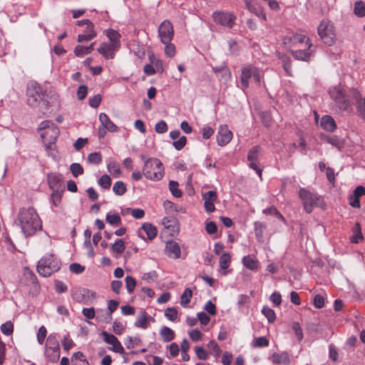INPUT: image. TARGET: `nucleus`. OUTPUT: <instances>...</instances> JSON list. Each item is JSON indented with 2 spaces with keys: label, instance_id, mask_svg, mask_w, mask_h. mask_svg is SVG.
Listing matches in <instances>:
<instances>
[{
  "label": "nucleus",
  "instance_id": "1",
  "mask_svg": "<svg viewBox=\"0 0 365 365\" xmlns=\"http://www.w3.org/2000/svg\"><path fill=\"white\" fill-rule=\"evenodd\" d=\"M18 222L26 236H31L42 227L41 220L34 207H23L18 214Z\"/></svg>",
  "mask_w": 365,
  "mask_h": 365
},
{
  "label": "nucleus",
  "instance_id": "2",
  "mask_svg": "<svg viewBox=\"0 0 365 365\" xmlns=\"http://www.w3.org/2000/svg\"><path fill=\"white\" fill-rule=\"evenodd\" d=\"M61 267V262L53 255L49 254L42 257L38 262L37 272L44 277L51 276Z\"/></svg>",
  "mask_w": 365,
  "mask_h": 365
},
{
  "label": "nucleus",
  "instance_id": "3",
  "mask_svg": "<svg viewBox=\"0 0 365 365\" xmlns=\"http://www.w3.org/2000/svg\"><path fill=\"white\" fill-rule=\"evenodd\" d=\"M144 176L150 180H159L164 175L163 163L157 158H148L145 160L143 169Z\"/></svg>",
  "mask_w": 365,
  "mask_h": 365
},
{
  "label": "nucleus",
  "instance_id": "4",
  "mask_svg": "<svg viewBox=\"0 0 365 365\" xmlns=\"http://www.w3.org/2000/svg\"><path fill=\"white\" fill-rule=\"evenodd\" d=\"M60 347L58 340L55 334H50L45 346V355L51 362H57L60 357Z\"/></svg>",
  "mask_w": 365,
  "mask_h": 365
},
{
  "label": "nucleus",
  "instance_id": "5",
  "mask_svg": "<svg viewBox=\"0 0 365 365\" xmlns=\"http://www.w3.org/2000/svg\"><path fill=\"white\" fill-rule=\"evenodd\" d=\"M318 34L326 45L330 46L334 44L336 34L334 25L330 21H322L318 26Z\"/></svg>",
  "mask_w": 365,
  "mask_h": 365
},
{
  "label": "nucleus",
  "instance_id": "6",
  "mask_svg": "<svg viewBox=\"0 0 365 365\" xmlns=\"http://www.w3.org/2000/svg\"><path fill=\"white\" fill-rule=\"evenodd\" d=\"M331 98L339 104V108L347 110L350 107L349 101L346 98L344 91L340 86H334L329 91Z\"/></svg>",
  "mask_w": 365,
  "mask_h": 365
},
{
  "label": "nucleus",
  "instance_id": "7",
  "mask_svg": "<svg viewBox=\"0 0 365 365\" xmlns=\"http://www.w3.org/2000/svg\"><path fill=\"white\" fill-rule=\"evenodd\" d=\"M212 17L215 23L229 29L234 27L237 19L234 14L224 11H215Z\"/></svg>",
  "mask_w": 365,
  "mask_h": 365
},
{
  "label": "nucleus",
  "instance_id": "8",
  "mask_svg": "<svg viewBox=\"0 0 365 365\" xmlns=\"http://www.w3.org/2000/svg\"><path fill=\"white\" fill-rule=\"evenodd\" d=\"M27 94V102L30 106L36 107L43 101V91L39 85H34L29 88Z\"/></svg>",
  "mask_w": 365,
  "mask_h": 365
},
{
  "label": "nucleus",
  "instance_id": "9",
  "mask_svg": "<svg viewBox=\"0 0 365 365\" xmlns=\"http://www.w3.org/2000/svg\"><path fill=\"white\" fill-rule=\"evenodd\" d=\"M158 36L163 43H170L174 36V29L168 20L163 21L158 27Z\"/></svg>",
  "mask_w": 365,
  "mask_h": 365
},
{
  "label": "nucleus",
  "instance_id": "10",
  "mask_svg": "<svg viewBox=\"0 0 365 365\" xmlns=\"http://www.w3.org/2000/svg\"><path fill=\"white\" fill-rule=\"evenodd\" d=\"M299 197L303 202L306 212L310 213L312 210L313 206L317 204L318 197L304 188H301L299 190Z\"/></svg>",
  "mask_w": 365,
  "mask_h": 365
},
{
  "label": "nucleus",
  "instance_id": "11",
  "mask_svg": "<svg viewBox=\"0 0 365 365\" xmlns=\"http://www.w3.org/2000/svg\"><path fill=\"white\" fill-rule=\"evenodd\" d=\"M101 335L102 336L105 342L113 346L111 348H110V350L119 354L124 353V348L116 336H115L113 334L108 333L106 331H103Z\"/></svg>",
  "mask_w": 365,
  "mask_h": 365
},
{
  "label": "nucleus",
  "instance_id": "12",
  "mask_svg": "<svg viewBox=\"0 0 365 365\" xmlns=\"http://www.w3.org/2000/svg\"><path fill=\"white\" fill-rule=\"evenodd\" d=\"M204 200V207L207 212H212L215 210V202L217 200V194L216 191L210 190L202 194Z\"/></svg>",
  "mask_w": 365,
  "mask_h": 365
},
{
  "label": "nucleus",
  "instance_id": "13",
  "mask_svg": "<svg viewBox=\"0 0 365 365\" xmlns=\"http://www.w3.org/2000/svg\"><path fill=\"white\" fill-rule=\"evenodd\" d=\"M232 138V132L227 125H220L217 135V144L224 146L229 143Z\"/></svg>",
  "mask_w": 365,
  "mask_h": 365
},
{
  "label": "nucleus",
  "instance_id": "14",
  "mask_svg": "<svg viewBox=\"0 0 365 365\" xmlns=\"http://www.w3.org/2000/svg\"><path fill=\"white\" fill-rule=\"evenodd\" d=\"M289 42L292 46H300L304 43V47L307 48V50H310L312 46L309 38L303 34H295L292 35L289 38Z\"/></svg>",
  "mask_w": 365,
  "mask_h": 365
},
{
  "label": "nucleus",
  "instance_id": "15",
  "mask_svg": "<svg viewBox=\"0 0 365 365\" xmlns=\"http://www.w3.org/2000/svg\"><path fill=\"white\" fill-rule=\"evenodd\" d=\"M157 228L150 223H143L141 227L138 231V235L145 240L143 233H145L147 238L150 240L154 239L157 235Z\"/></svg>",
  "mask_w": 365,
  "mask_h": 365
},
{
  "label": "nucleus",
  "instance_id": "16",
  "mask_svg": "<svg viewBox=\"0 0 365 365\" xmlns=\"http://www.w3.org/2000/svg\"><path fill=\"white\" fill-rule=\"evenodd\" d=\"M40 135L43 142L48 141V144H52L59 135V129L55 124L46 131L41 132Z\"/></svg>",
  "mask_w": 365,
  "mask_h": 365
},
{
  "label": "nucleus",
  "instance_id": "17",
  "mask_svg": "<svg viewBox=\"0 0 365 365\" xmlns=\"http://www.w3.org/2000/svg\"><path fill=\"white\" fill-rule=\"evenodd\" d=\"M212 69L215 74L217 77L220 78L222 81H224L225 82L230 81L232 77L231 71L225 63L220 66H214Z\"/></svg>",
  "mask_w": 365,
  "mask_h": 365
},
{
  "label": "nucleus",
  "instance_id": "18",
  "mask_svg": "<svg viewBox=\"0 0 365 365\" xmlns=\"http://www.w3.org/2000/svg\"><path fill=\"white\" fill-rule=\"evenodd\" d=\"M49 187L52 190H60L63 189L62 177L58 173H49L47 176Z\"/></svg>",
  "mask_w": 365,
  "mask_h": 365
},
{
  "label": "nucleus",
  "instance_id": "19",
  "mask_svg": "<svg viewBox=\"0 0 365 365\" xmlns=\"http://www.w3.org/2000/svg\"><path fill=\"white\" fill-rule=\"evenodd\" d=\"M166 255L173 259H178L180 257V247L178 242L170 240L166 243Z\"/></svg>",
  "mask_w": 365,
  "mask_h": 365
},
{
  "label": "nucleus",
  "instance_id": "20",
  "mask_svg": "<svg viewBox=\"0 0 365 365\" xmlns=\"http://www.w3.org/2000/svg\"><path fill=\"white\" fill-rule=\"evenodd\" d=\"M96 292L88 289H82L79 290V294H74L73 298L79 302L87 304L90 299H95Z\"/></svg>",
  "mask_w": 365,
  "mask_h": 365
},
{
  "label": "nucleus",
  "instance_id": "21",
  "mask_svg": "<svg viewBox=\"0 0 365 365\" xmlns=\"http://www.w3.org/2000/svg\"><path fill=\"white\" fill-rule=\"evenodd\" d=\"M256 67L253 66H247L242 68L240 81L244 88L249 86V81L252 78Z\"/></svg>",
  "mask_w": 365,
  "mask_h": 365
},
{
  "label": "nucleus",
  "instance_id": "22",
  "mask_svg": "<svg viewBox=\"0 0 365 365\" xmlns=\"http://www.w3.org/2000/svg\"><path fill=\"white\" fill-rule=\"evenodd\" d=\"M118 50L117 48H113L110 43H103L97 48L98 52L106 59H113L115 53Z\"/></svg>",
  "mask_w": 365,
  "mask_h": 365
},
{
  "label": "nucleus",
  "instance_id": "23",
  "mask_svg": "<svg viewBox=\"0 0 365 365\" xmlns=\"http://www.w3.org/2000/svg\"><path fill=\"white\" fill-rule=\"evenodd\" d=\"M321 127L327 132H334L337 126L334 119L328 115L322 117L320 120Z\"/></svg>",
  "mask_w": 365,
  "mask_h": 365
},
{
  "label": "nucleus",
  "instance_id": "24",
  "mask_svg": "<svg viewBox=\"0 0 365 365\" xmlns=\"http://www.w3.org/2000/svg\"><path fill=\"white\" fill-rule=\"evenodd\" d=\"M106 34L110 41L109 43L112 45L113 48L119 49L120 47V38L121 36L118 31L110 29L106 31Z\"/></svg>",
  "mask_w": 365,
  "mask_h": 365
},
{
  "label": "nucleus",
  "instance_id": "25",
  "mask_svg": "<svg viewBox=\"0 0 365 365\" xmlns=\"http://www.w3.org/2000/svg\"><path fill=\"white\" fill-rule=\"evenodd\" d=\"M101 125L107 128L109 132H115L118 130L117 126L110 120L107 114L101 113L99 115Z\"/></svg>",
  "mask_w": 365,
  "mask_h": 365
},
{
  "label": "nucleus",
  "instance_id": "26",
  "mask_svg": "<svg viewBox=\"0 0 365 365\" xmlns=\"http://www.w3.org/2000/svg\"><path fill=\"white\" fill-rule=\"evenodd\" d=\"M271 359L274 364L289 365L290 364L289 355L285 351L281 354L274 353Z\"/></svg>",
  "mask_w": 365,
  "mask_h": 365
},
{
  "label": "nucleus",
  "instance_id": "27",
  "mask_svg": "<svg viewBox=\"0 0 365 365\" xmlns=\"http://www.w3.org/2000/svg\"><path fill=\"white\" fill-rule=\"evenodd\" d=\"M291 53L297 60L304 61H308L312 56V52L306 47L303 49L292 50Z\"/></svg>",
  "mask_w": 365,
  "mask_h": 365
},
{
  "label": "nucleus",
  "instance_id": "28",
  "mask_svg": "<svg viewBox=\"0 0 365 365\" xmlns=\"http://www.w3.org/2000/svg\"><path fill=\"white\" fill-rule=\"evenodd\" d=\"M148 317L147 313L145 311L141 310L140 312L139 313V315H138L135 322V326L136 327H139V328H142V329H147L148 327Z\"/></svg>",
  "mask_w": 365,
  "mask_h": 365
},
{
  "label": "nucleus",
  "instance_id": "29",
  "mask_svg": "<svg viewBox=\"0 0 365 365\" xmlns=\"http://www.w3.org/2000/svg\"><path fill=\"white\" fill-rule=\"evenodd\" d=\"M231 262V256L229 253H223L220 257L219 264L221 269H222L223 274H227L226 269L229 267Z\"/></svg>",
  "mask_w": 365,
  "mask_h": 365
},
{
  "label": "nucleus",
  "instance_id": "30",
  "mask_svg": "<svg viewBox=\"0 0 365 365\" xmlns=\"http://www.w3.org/2000/svg\"><path fill=\"white\" fill-rule=\"evenodd\" d=\"M95 43H91L89 46H83L78 45L74 48V53L76 56L81 57L85 54L91 53L93 51V46Z\"/></svg>",
  "mask_w": 365,
  "mask_h": 365
},
{
  "label": "nucleus",
  "instance_id": "31",
  "mask_svg": "<svg viewBox=\"0 0 365 365\" xmlns=\"http://www.w3.org/2000/svg\"><path fill=\"white\" fill-rule=\"evenodd\" d=\"M242 263L245 267L251 270H255L258 267V261L250 255L245 256L242 258Z\"/></svg>",
  "mask_w": 365,
  "mask_h": 365
},
{
  "label": "nucleus",
  "instance_id": "32",
  "mask_svg": "<svg viewBox=\"0 0 365 365\" xmlns=\"http://www.w3.org/2000/svg\"><path fill=\"white\" fill-rule=\"evenodd\" d=\"M245 3L249 11L255 15L262 14V8L255 0H245Z\"/></svg>",
  "mask_w": 365,
  "mask_h": 365
},
{
  "label": "nucleus",
  "instance_id": "33",
  "mask_svg": "<svg viewBox=\"0 0 365 365\" xmlns=\"http://www.w3.org/2000/svg\"><path fill=\"white\" fill-rule=\"evenodd\" d=\"M160 334L165 342L171 341L175 337L174 331L168 327H163L160 329Z\"/></svg>",
  "mask_w": 365,
  "mask_h": 365
},
{
  "label": "nucleus",
  "instance_id": "34",
  "mask_svg": "<svg viewBox=\"0 0 365 365\" xmlns=\"http://www.w3.org/2000/svg\"><path fill=\"white\" fill-rule=\"evenodd\" d=\"M279 58L282 61L283 68L288 76H292V63L290 58L284 54H279Z\"/></svg>",
  "mask_w": 365,
  "mask_h": 365
},
{
  "label": "nucleus",
  "instance_id": "35",
  "mask_svg": "<svg viewBox=\"0 0 365 365\" xmlns=\"http://www.w3.org/2000/svg\"><path fill=\"white\" fill-rule=\"evenodd\" d=\"M24 277L27 280L28 283L34 284L35 287L38 286L36 274L28 267H25L24 269Z\"/></svg>",
  "mask_w": 365,
  "mask_h": 365
},
{
  "label": "nucleus",
  "instance_id": "36",
  "mask_svg": "<svg viewBox=\"0 0 365 365\" xmlns=\"http://www.w3.org/2000/svg\"><path fill=\"white\" fill-rule=\"evenodd\" d=\"M96 36V33L93 30V28L91 29H87L85 31V34H79L78 36V42H83V41H88L92 40L93 38Z\"/></svg>",
  "mask_w": 365,
  "mask_h": 365
},
{
  "label": "nucleus",
  "instance_id": "37",
  "mask_svg": "<svg viewBox=\"0 0 365 365\" xmlns=\"http://www.w3.org/2000/svg\"><path fill=\"white\" fill-rule=\"evenodd\" d=\"M324 140H326L328 143L335 146L336 148H337L339 150H340L343 145H344V143L343 141L339 139L337 136L336 135H333V136H329V135H325L324 137Z\"/></svg>",
  "mask_w": 365,
  "mask_h": 365
},
{
  "label": "nucleus",
  "instance_id": "38",
  "mask_svg": "<svg viewBox=\"0 0 365 365\" xmlns=\"http://www.w3.org/2000/svg\"><path fill=\"white\" fill-rule=\"evenodd\" d=\"M125 249V242L122 239L117 240L112 245L111 250L116 255L122 254Z\"/></svg>",
  "mask_w": 365,
  "mask_h": 365
},
{
  "label": "nucleus",
  "instance_id": "39",
  "mask_svg": "<svg viewBox=\"0 0 365 365\" xmlns=\"http://www.w3.org/2000/svg\"><path fill=\"white\" fill-rule=\"evenodd\" d=\"M192 292L190 288H186L180 296V304L185 307L190 302Z\"/></svg>",
  "mask_w": 365,
  "mask_h": 365
},
{
  "label": "nucleus",
  "instance_id": "40",
  "mask_svg": "<svg viewBox=\"0 0 365 365\" xmlns=\"http://www.w3.org/2000/svg\"><path fill=\"white\" fill-rule=\"evenodd\" d=\"M113 191L117 195H123L127 191L126 186L123 181H117L113 186Z\"/></svg>",
  "mask_w": 365,
  "mask_h": 365
},
{
  "label": "nucleus",
  "instance_id": "41",
  "mask_svg": "<svg viewBox=\"0 0 365 365\" xmlns=\"http://www.w3.org/2000/svg\"><path fill=\"white\" fill-rule=\"evenodd\" d=\"M178 182L177 181L170 180L169 182V189L172 195L175 197H180L182 195L181 190L178 188Z\"/></svg>",
  "mask_w": 365,
  "mask_h": 365
},
{
  "label": "nucleus",
  "instance_id": "42",
  "mask_svg": "<svg viewBox=\"0 0 365 365\" xmlns=\"http://www.w3.org/2000/svg\"><path fill=\"white\" fill-rule=\"evenodd\" d=\"M106 222L110 225H119L121 224V218L118 214L108 213L106 217Z\"/></svg>",
  "mask_w": 365,
  "mask_h": 365
},
{
  "label": "nucleus",
  "instance_id": "43",
  "mask_svg": "<svg viewBox=\"0 0 365 365\" xmlns=\"http://www.w3.org/2000/svg\"><path fill=\"white\" fill-rule=\"evenodd\" d=\"M262 314L265 316L269 323L275 321L276 315L273 309L268 307H264L262 310Z\"/></svg>",
  "mask_w": 365,
  "mask_h": 365
},
{
  "label": "nucleus",
  "instance_id": "44",
  "mask_svg": "<svg viewBox=\"0 0 365 365\" xmlns=\"http://www.w3.org/2000/svg\"><path fill=\"white\" fill-rule=\"evenodd\" d=\"M70 170L74 178H77L83 173V167L77 163H73L70 165Z\"/></svg>",
  "mask_w": 365,
  "mask_h": 365
},
{
  "label": "nucleus",
  "instance_id": "45",
  "mask_svg": "<svg viewBox=\"0 0 365 365\" xmlns=\"http://www.w3.org/2000/svg\"><path fill=\"white\" fill-rule=\"evenodd\" d=\"M88 162L91 164L98 165L102 162V155L99 152L92 153L88 156Z\"/></svg>",
  "mask_w": 365,
  "mask_h": 365
},
{
  "label": "nucleus",
  "instance_id": "46",
  "mask_svg": "<svg viewBox=\"0 0 365 365\" xmlns=\"http://www.w3.org/2000/svg\"><path fill=\"white\" fill-rule=\"evenodd\" d=\"M261 150V147L259 145L254 146L248 153L247 160L249 161H256L258 158L259 153Z\"/></svg>",
  "mask_w": 365,
  "mask_h": 365
},
{
  "label": "nucleus",
  "instance_id": "47",
  "mask_svg": "<svg viewBox=\"0 0 365 365\" xmlns=\"http://www.w3.org/2000/svg\"><path fill=\"white\" fill-rule=\"evenodd\" d=\"M125 281L128 292L133 293L136 286V280L132 276H127Z\"/></svg>",
  "mask_w": 365,
  "mask_h": 365
},
{
  "label": "nucleus",
  "instance_id": "48",
  "mask_svg": "<svg viewBox=\"0 0 365 365\" xmlns=\"http://www.w3.org/2000/svg\"><path fill=\"white\" fill-rule=\"evenodd\" d=\"M61 190H53V192L51 194V201L54 206H58L61 202L62 193Z\"/></svg>",
  "mask_w": 365,
  "mask_h": 365
},
{
  "label": "nucleus",
  "instance_id": "49",
  "mask_svg": "<svg viewBox=\"0 0 365 365\" xmlns=\"http://www.w3.org/2000/svg\"><path fill=\"white\" fill-rule=\"evenodd\" d=\"M354 14L359 17L365 16V4L362 1H357L354 5Z\"/></svg>",
  "mask_w": 365,
  "mask_h": 365
},
{
  "label": "nucleus",
  "instance_id": "50",
  "mask_svg": "<svg viewBox=\"0 0 365 365\" xmlns=\"http://www.w3.org/2000/svg\"><path fill=\"white\" fill-rule=\"evenodd\" d=\"M269 345L268 339L264 336L255 338L252 341L253 347H266Z\"/></svg>",
  "mask_w": 365,
  "mask_h": 365
},
{
  "label": "nucleus",
  "instance_id": "51",
  "mask_svg": "<svg viewBox=\"0 0 365 365\" xmlns=\"http://www.w3.org/2000/svg\"><path fill=\"white\" fill-rule=\"evenodd\" d=\"M263 213L265 214V215H275L277 216L279 219L282 220V221H284V217H283V215L277 210V209L274 207V206H272V207H267L264 210H263Z\"/></svg>",
  "mask_w": 365,
  "mask_h": 365
},
{
  "label": "nucleus",
  "instance_id": "52",
  "mask_svg": "<svg viewBox=\"0 0 365 365\" xmlns=\"http://www.w3.org/2000/svg\"><path fill=\"white\" fill-rule=\"evenodd\" d=\"M186 143L187 138L185 135H182L177 140H175L173 143V145L177 150H181L185 146Z\"/></svg>",
  "mask_w": 365,
  "mask_h": 365
},
{
  "label": "nucleus",
  "instance_id": "53",
  "mask_svg": "<svg viewBox=\"0 0 365 365\" xmlns=\"http://www.w3.org/2000/svg\"><path fill=\"white\" fill-rule=\"evenodd\" d=\"M165 316L170 321L175 322L178 317V311L174 307H168L165 310Z\"/></svg>",
  "mask_w": 365,
  "mask_h": 365
},
{
  "label": "nucleus",
  "instance_id": "54",
  "mask_svg": "<svg viewBox=\"0 0 365 365\" xmlns=\"http://www.w3.org/2000/svg\"><path fill=\"white\" fill-rule=\"evenodd\" d=\"M98 184L104 189H109L111 185V179L108 175H103L99 178Z\"/></svg>",
  "mask_w": 365,
  "mask_h": 365
},
{
  "label": "nucleus",
  "instance_id": "55",
  "mask_svg": "<svg viewBox=\"0 0 365 365\" xmlns=\"http://www.w3.org/2000/svg\"><path fill=\"white\" fill-rule=\"evenodd\" d=\"M168 127L166 122L163 120L158 122L155 125V130L157 133L163 134L168 131Z\"/></svg>",
  "mask_w": 365,
  "mask_h": 365
},
{
  "label": "nucleus",
  "instance_id": "56",
  "mask_svg": "<svg viewBox=\"0 0 365 365\" xmlns=\"http://www.w3.org/2000/svg\"><path fill=\"white\" fill-rule=\"evenodd\" d=\"M164 207L166 210L169 211V212H178V211H180L182 212H185V210L182 207H179L175 205L174 204L173 202H170V201H165L164 202Z\"/></svg>",
  "mask_w": 365,
  "mask_h": 365
},
{
  "label": "nucleus",
  "instance_id": "57",
  "mask_svg": "<svg viewBox=\"0 0 365 365\" xmlns=\"http://www.w3.org/2000/svg\"><path fill=\"white\" fill-rule=\"evenodd\" d=\"M1 331L6 336L12 334L14 330V325L11 322H7L1 324L0 327Z\"/></svg>",
  "mask_w": 365,
  "mask_h": 365
},
{
  "label": "nucleus",
  "instance_id": "58",
  "mask_svg": "<svg viewBox=\"0 0 365 365\" xmlns=\"http://www.w3.org/2000/svg\"><path fill=\"white\" fill-rule=\"evenodd\" d=\"M140 343L141 340L138 337L133 338L128 336L126 339L125 346L127 349H130L134 348L136 345H139Z\"/></svg>",
  "mask_w": 365,
  "mask_h": 365
},
{
  "label": "nucleus",
  "instance_id": "59",
  "mask_svg": "<svg viewBox=\"0 0 365 365\" xmlns=\"http://www.w3.org/2000/svg\"><path fill=\"white\" fill-rule=\"evenodd\" d=\"M292 330L294 331L297 339L299 341H302L303 339V331L300 327L299 323L294 322L292 326Z\"/></svg>",
  "mask_w": 365,
  "mask_h": 365
},
{
  "label": "nucleus",
  "instance_id": "60",
  "mask_svg": "<svg viewBox=\"0 0 365 365\" xmlns=\"http://www.w3.org/2000/svg\"><path fill=\"white\" fill-rule=\"evenodd\" d=\"M363 239V236L361 232V227L359 223H356L354 227V235L352 237L351 242L354 243H358L360 240Z\"/></svg>",
  "mask_w": 365,
  "mask_h": 365
},
{
  "label": "nucleus",
  "instance_id": "61",
  "mask_svg": "<svg viewBox=\"0 0 365 365\" xmlns=\"http://www.w3.org/2000/svg\"><path fill=\"white\" fill-rule=\"evenodd\" d=\"M195 352L197 357L200 360H206L208 358V353L202 346H196Z\"/></svg>",
  "mask_w": 365,
  "mask_h": 365
},
{
  "label": "nucleus",
  "instance_id": "62",
  "mask_svg": "<svg viewBox=\"0 0 365 365\" xmlns=\"http://www.w3.org/2000/svg\"><path fill=\"white\" fill-rule=\"evenodd\" d=\"M102 100V97L101 94H96L94 96L89 98L88 104L91 107L93 108H97Z\"/></svg>",
  "mask_w": 365,
  "mask_h": 365
},
{
  "label": "nucleus",
  "instance_id": "63",
  "mask_svg": "<svg viewBox=\"0 0 365 365\" xmlns=\"http://www.w3.org/2000/svg\"><path fill=\"white\" fill-rule=\"evenodd\" d=\"M356 110L359 116L365 120V97L356 103Z\"/></svg>",
  "mask_w": 365,
  "mask_h": 365
},
{
  "label": "nucleus",
  "instance_id": "64",
  "mask_svg": "<svg viewBox=\"0 0 365 365\" xmlns=\"http://www.w3.org/2000/svg\"><path fill=\"white\" fill-rule=\"evenodd\" d=\"M47 330L44 326L40 327L37 333V341L40 344H43L46 337Z\"/></svg>",
  "mask_w": 365,
  "mask_h": 365
}]
</instances>
